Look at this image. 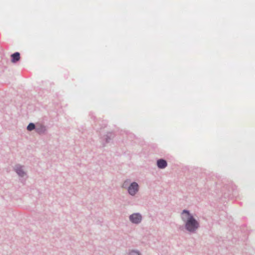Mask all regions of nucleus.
Here are the masks:
<instances>
[{
	"mask_svg": "<svg viewBox=\"0 0 255 255\" xmlns=\"http://www.w3.org/2000/svg\"><path fill=\"white\" fill-rule=\"evenodd\" d=\"M14 170L19 177H23L26 174L25 172L23 170L22 166L19 165H17L15 166Z\"/></svg>",
	"mask_w": 255,
	"mask_h": 255,
	"instance_id": "6e6552de",
	"label": "nucleus"
},
{
	"mask_svg": "<svg viewBox=\"0 0 255 255\" xmlns=\"http://www.w3.org/2000/svg\"><path fill=\"white\" fill-rule=\"evenodd\" d=\"M36 124L33 123H30L27 126L26 129L28 131H32L33 130H36Z\"/></svg>",
	"mask_w": 255,
	"mask_h": 255,
	"instance_id": "1a4fd4ad",
	"label": "nucleus"
},
{
	"mask_svg": "<svg viewBox=\"0 0 255 255\" xmlns=\"http://www.w3.org/2000/svg\"><path fill=\"white\" fill-rule=\"evenodd\" d=\"M128 255H141V254L136 250H132L129 252Z\"/></svg>",
	"mask_w": 255,
	"mask_h": 255,
	"instance_id": "9d476101",
	"label": "nucleus"
},
{
	"mask_svg": "<svg viewBox=\"0 0 255 255\" xmlns=\"http://www.w3.org/2000/svg\"><path fill=\"white\" fill-rule=\"evenodd\" d=\"M115 134L112 132H108L105 135V138L103 139L104 142L103 143V146H105L106 144L110 142L112 139L114 138Z\"/></svg>",
	"mask_w": 255,
	"mask_h": 255,
	"instance_id": "39448f33",
	"label": "nucleus"
},
{
	"mask_svg": "<svg viewBox=\"0 0 255 255\" xmlns=\"http://www.w3.org/2000/svg\"><path fill=\"white\" fill-rule=\"evenodd\" d=\"M167 161L163 158H160L156 161V165L159 169H164L167 166Z\"/></svg>",
	"mask_w": 255,
	"mask_h": 255,
	"instance_id": "20e7f679",
	"label": "nucleus"
},
{
	"mask_svg": "<svg viewBox=\"0 0 255 255\" xmlns=\"http://www.w3.org/2000/svg\"><path fill=\"white\" fill-rule=\"evenodd\" d=\"M181 218L184 223V227H179L181 230H183L184 228L189 233H194L200 227L199 222L189 210L184 209L182 211Z\"/></svg>",
	"mask_w": 255,
	"mask_h": 255,
	"instance_id": "f257e3e1",
	"label": "nucleus"
},
{
	"mask_svg": "<svg viewBox=\"0 0 255 255\" xmlns=\"http://www.w3.org/2000/svg\"><path fill=\"white\" fill-rule=\"evenodd\" d=\"M138 191V185L135 182H132L130 184L128 188V191L129 195L134 196Z\"/></svg>",
	"mask_w": 255,
	"mask_h": 255,
	"instance_id": "7ed1b4c3",
	"label": "nucleus"
},
{
	"mask_svg": "<svg viewBox=\"0 0 255 255\" xmlns=\"http://www.w3.org/2000/svg\"><path fill=\"white\" fill-rule=\"evenodd\" d=\"M10 57L11 62L13 63H16L20 60V54L18 52H15L11 55Z\"/></svg>",
	"mask_w": 255,
	"mask_h": 255,
	"instance_id": "0eeeda50",
	"label": "nucleus"
},
{
	"mask_svg": "<svg viewBox=\"0 0 255 255\" xmlns=\"http://www.w3.org/2000/svg\"><path fill=\"white\" fill-rule=\"evenodd\" d=\"M230 195L229 194H227L226 193H224V198L229 197Z\"/></svg>",
	"mask_w": 255,
	"mask_h": 255,
	"instance_id": "9b49d317",
	"label": "nucleus"
},
{
	"mask_svg": "<svg viewBox=\"0 0 255 255\" xmlns=\"http://www.w3.org/2000/svg\"><path fill=\"white\" fill-rule=\"evenodd\" d=\"M129 219L132 223L138 224L141 222L142 216L139 213H133L129 216Z\"/></svg>",
	"mask_w": 255,
	"mask_h": 255,
	"instance_id": "f03ea898",
	"label": "nucleus"
},
{
	"mask_svg": "<svg viewBox=\"0 0 255 255\" xmlns=\"http://www.w3.org/2000/svg\"><path fill=\"white\" fill-rule=\"evenodd\" d=\"M46 130V128L45 126L41 124H36L35 131L39 134H42L45 133Z\"/></svg>",
	"mask_w": 255,
	"mask_h": 255,
	"instance_id": "423d86ee",
	"label": "nucleus"
}]
</instances>
